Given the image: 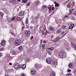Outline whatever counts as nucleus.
<instances>
[{"mask_svg": "<svg viewBox=\"0 0 76 76\" xmlns=\"http://www.w3.org/2000/svg\"><path fill=\"white\" fill-rule=\"evenodd\" d=\"M15 69L19 70V69H20L21 68V66H20V65L18 64H15Z\"/></svg>", "mask_w": 76, "mask_h": 76, "instance_id": "obj_3", "label": "nucleus"}, {"mask_svg": "<svg viewBox=\"0 0 76 76\" xmlns=\"http://www.w3.org/2000/svg\"><path fill=\"white\" fill-rule=\"evenodd\" d=\"M18 49H19V50H22V49H23V48H22V46H21L20 47L18 48Z\"/></svg>", "mask_w": 76, "mask_h": 76, "instance_id": "obj_19", "label": "nucleus"}, {"mask_svg": "<svg viewBox=\"0 0 76 76\" xmlns=\"http://www.w3.org/2000/svg\"><path fill=\"white\" fill-rule=\"evenodd\" d=\"M74 27H75V24H72L69 26V28L70 29H72L73 28H74Z\"/></svg>", "mask_w": 76, "mask_h": 76, "instance_id": "obj_10", "label": "nucleus"}, {"mask_svg": "<svg viewBox=\"0 0 76 76\" xmlns=\"http://www.w3.org/2000/svg\"><path fill=\"white\" fill-rule=\"evenodd\" d=\"M61 29L59 28L58 29V30L56 31L57 33L58 34H60L61 32Z\"/></svg>", "mask_w": 76, "mask_h": 76, "instance_id": "obj_12", "label": "nucleus"}, {"mask_svg": "<svg viewBox=\"0 0 76 76\" xmlns=\"http://www.w3.org/2000/svg\"><path fill=\"white\" fill-rule=\"evenodd\" d=\"M54 7H53L52 8V10H54Z\"/></svg>", "mask_w": 76, "mask_h": 76, "instance_id": "obj_51", "label": "nucleus"}, {"mask_svg": "<svg viewBox=\"0 0 76 76\" xmlns=\"http://www.w3.org/2000/svg\"><path fill=\"white\" fill-rule=\"evenodd\" d=\"M30 3H28L27 4V6H29V5H30Z\"/></svg>", "mask_w": 76, "mask_h": 76, "instance_id": "obj_46", "label": "nucleus"}, {"mask_svg": "<svg viewBox=\"0 0 76 76\" xmlns=\"http://www.w3.org/2000/svg\"><path fill=\"white\" fill-rule=\"evenodd\" d=\"M11 34L12 36H15V34H14V33H11Z\"/></svg>", "mask_w": 76, "mask_h": 76, "instance_id": "obj_30", "label": "nucleus"}, {"mask_svg": "<svg viewBox=\"0 0 76 76\" xmlns=\"http://www.w3.org/2000/svg\"><path fill=\"white\" fill-rule=\"evenodd\" d=\"M68 66L69 68H73V64L72 63L69 64L68 65Z\"/></svg>", "mask_w": 76, "mask_h": 76, "instance_id": "obj_9", "label": "nucleus"}, {"mask_svg": "<svg viewBox=\"0 0 76 76\" xmlns=\"http://www.w3.org/2000/svg\"><path fill=\"white\" fill-rule=\"evenodd\" d=\"M53 64H54V66L55 67H56V66H57L58 64H57V60H56V61H54L53 62Z\"/></svg>", "mask_w": 76, "mask_h": 76, "instance_id": "obj_11", "label": "nucleus"}, {"mask_svg": "<svg viewBox=\"0 0 76 76\" xmlns=\"http://www.w3.org/2000/svg\"><path fill=\"white\" fill-rule=\"evenodd\" d=\"M43 43H47V42H46V41H44L43 42Z\"/></svg>", "mask_w": 76, "mask_h": 76, "instance_id": "obj_53", "label": "nucleus"}, {"mask_svg": "<svg viewBox=\"0 0 76 76\" xmlns=\"http://www.w3.org/2000/svg\"><path fill=\"white\" fill-rule=\"evenodd\" d=\"M59 39H60V37H57L55 40H52V41L53 42H57V41L59 40Z\"/></svg>", "mask_w": 76, "mask_h": 76, "instance_id": "obj_7", "label": "nucleus"}, {"mask_svg": "<svg viewBox=\"0 0 76 76\" xmlns=\"http://www.w3.org/2000/svg\"><path fill=\"white\" fill-rule=\"evenodd\" d=\"M3 55V53H0V56H2Z\"/></svg>", "mask_w": 76, "mask_h": 76, "instance_id": "obj_34", "label": "nucleus"}, {"mask_svg": "<svg viewBox=\"0 0 76 76\" xmlns=\"http://www.w3.org/2000/svg\"><path fill=\"white\" fill-rule=\"evenodd\" d=\"M42 28V27H40V28H39V29L40 30H41V29Z\"/></svg>", "mask_w": 76, "mask_h": 76, "instance_id": "obj_58", "label": "nucleus"}, {"mask_svg": "<svg viewBox=\"0 0 76 76\" xmlns=\"http://www.w3.org/2000/svg\"><path fill=\"white\" fill-rule=\"evenodd\" d=\"M50 48V51H53L54 50V48L53 47Z\"/></svg>", "mask_w": 76, "mask_h": 76, "instance_id": "obj_26", "label": "nucleus"}, {"mask_svg": "<svg viewBox=\"0 0 76 76\" xmlns=\"http://www.w3.org/2000/svg\"><path fill=\"white\" fill-rule=\"evenodd\" d=\"M68 72H71V70H70V69H68Z\"/></svg>", "mask_w": 76, "mask_h": 76, "instance_id": "obj_42", "label": "nucleus"}, {"mask_svg": "<svg viewBox=\"0 0 76 76\" xmlns=\"http://www.w3.org/2000/svg\"><path fill=\"white\" fill-rule=\"evenodd\" d=\"M74 10H75V9H72V12H73V11H74Z\"/></svg>", "mask_w": 76, "mask_h": 76, "instance_id": "obj_56", "label": "nucleus"}, {"mask_svg": "<svg viewBox=\"0 0 76 76\" xmlns=\"http://www.w3.org/2000/svg\"><path fill=\"white\" fill-rule=\"evenodd\" d=\"M39 4V1H37L36 2V6H37Z\"/></svg>", "mask_w": 76, "mask_h": 76, "instance_id": "obj_18", "label": "nucleus"}, {"mask_svg": "<svg viewBox=\"0 0 76 76\" xmlns=\"http://www.w3.org/2000/svg\"><path fill=\"white\" fill-rule=\"evenodd\" d=\"M1 45L4 46V45H6V41H5V40H2L1 43Z\"/></svg>", "mask_w": 76, "mask_h": 76, "instance_id": "obj_8", "label": "nucleus"}, {"mask_svg": "<svg viewBox=\"0 0 76 76\" xmlns=\"http://www.w3.org/2000/svg\"><path fill=\"white\" fill-rule=\"evenodd\" d=\"M15 17L12 18L11 19V20H15Z\"/></svg>", "mask_w": 76, "mask_h": 76, "instance_id": "obj_45", "label": "nucleus"}, {"mask_svg": "<svg viewBox=\"0 0 76 76\" xmlns=\"http://www.w3.org/2000/svg\"><path fill=\"white\" fill-rule=\"evenodd\" d=\"M69 4H70V3H69L68 4V5L67 6V7H68V8H69V7H70V5Z\"/></svg>", "mask_w": 76, "mask_h": 76, "instance_id": "obj_27", "label": "nucleus"}, {"mask_svg": "<svg viewBox=\"0 0 76 76\" xmlns=\"http://www.w3.org/2000/svg\"><path fill=\"white\" fill-rule=\"evenodd\" d=\"M33 38H34V36H32L31 37V38H30L31 40H32V39H33Z\"/></svg>", "mask_w": 76, "mask_h": 76, "instance_id": "obj_37", "label": "nucleus"}, {"mask_svg": "<svg viewBox=\"0 0 76 76\" xmlns=\"http://www.w3.org/2000/svg\"><path fill=\"white\" fill-rule=\"evenodd\" d=\"M45 45L43 44L42 45V47L43 49H44L45 47Z\"/></svg>", "mask_w": 76, "mask_h": 76, "instance_id": "obj_22", "label": "nucleus"}, {"mask_svg": "<svg viewBox=\"0 0 76 76\" xmlns=\"http://www.w3.org/2000/svg\"><path fill=\"white\" fill-rule=\"evenodd\" d=\"M21 68L22 69H25L26 68V65L25 64H23L21 66Z\"/></svg>", "mask_w": 76, "mask_h": 76, "instance_id": "obj_14", "label": "nucleus"}, {"mask_svg": "<svg viewBox=\"0 0 76 76\" xmlns=\"http://www.w3.org/2000/svg\"><path fill=\"white\" fill-rule=\"evenodd\" d=\"M51 60L50 58H47L46 59V62L48 64H51Z\"/></svg>", "mask_w": 76, "mask_h": 76, "instance_id": "obj_5", "label": "nucleus"}, {"mask_svg": "<svg viewBox=\"0 0 76 76\" xmlns=\"http://www.w3.org/2000/svg\"><path fill=\"white\" fill-rule=\"evenodd\" d=\"M36 73V71L34 69H33L31 71V74L32 76L35 75Z\"/></svg>", "mask_w": 76, "mask_h": 76, "instance_id": "obj_6", "label": "nucleus"}, {"mask_svg": "<svg viewBox=\"0 0 76 76\" xmlns=\"http://www.w3.org/2000/svg\"><path fill=\"white\" fill-rule=\"evenodd\" d=\"M21 44V40L20 39H17L15 42V45L16 46L19 45Z\"/></svg>", "mask_w": 76, "mask_h": 76, "instance_id": "obj_2", "label": "nucleus"}, {"mask_svg": "<svg viewBox=\"0 0 76 76\" xmlns=\"http://www.w3.org/2000/svg\"><path fill=\"white\" fill-rule=\"evenodd\" d=\"M0 15L1 16H2V18H3V13L2 12H0Z\"/></svg>", "mask_w": 76, "mask_h": 76, "instance_id": "obj_28", "label": "nucleus"}, {"mask_svg": "<svg viewBox=\"0 0 76 76\" xmlns=\"http://www.w3.org/2000/svg\"><path fill=\"white\" fill-rule=\"evenodd\" d=\"M25 35L26 37H29L30 35V32L28 31H25Z\"/></svg>", "mask_w": 76, "mask_h": 76, "instance_id": "obj_4", "label": "nucleus"}, {"mask_svg": "<svg viewBox=\"0 0 76 76\" xmlns=\"http://www.w3.org/2000/svg\"><path fill=\"white\" fill-rule=\"evenodd\" d=\"M27 1H28V0H22V1L24 3H26Z\"/></svg>", "mask_w": 76, "mask_h": 76, "instance_id": "obj_20", "label": "nucleus"}, {"mask_svg": "<svg viewBox=\"0 0 76 76\" xmlns=\"http://www.w3.org/2000/svg\"><path fill=\"white\" fill-rule=\"evenodd\" d=\"M66 28V26H63L62 27V28L63 29H65Z\"/></svg>", "mask_w": 76, "mask_h": 76, "instance_id": "obj_21", "label": "nucleus"}, {"mask_svg": "<svg viewBox=\"0 0 76 76\" xmlns=\"http://www.w3.org/2000/svg\"><path fill=\"white\" fill-rule=\"evenodd\" d=\"M61 35H63V34H64V32H63L61 33Z\"/></svg>", "mask_w": 76, "mask_h": 76, "instance_id": "obj_55", "label": "nucleus"}, {"mask_svg": "<svg viewBox=\"0 0 76 76\" xmlns=\"http://www.w3.org/2000/svg\"><path fill=\"white\" fill-rule=\"evenodd\" d=\"M3 48H0V51H3Z\"/></svg>", "mask_w": 76, "mask_h": 76, "instance_id": "obj_47", "label": "nucleus"}, {"mask_svg": "<svg viewBox=\"0 0 76 76\" xmlns=\"http://www.w3.org/2000/svg\"><path fill=\"white\" fill-rule=\"evenodd\" d=\"M26 24L28 23V18H27L26 20Z\"/></svg>", "mask_w": 76, "mask_h": 76, "instance_id": "obj_24", "label": "nucleus"}, {"mask_svg": "<svg viewBox=\"0 0 76 76\" xmlns=\"http://www.w3.org/2000/svg\"><path fill=\"white\" fill-rule=\"evenodd\" d=\"M66 34H67V33H66L64 35L63 37H62L61 38H63V37H64V36H65V35H66Z\"/></svg>", "mask_w": 76, "mask_h": 76, "instance_id": "obj_48", "label": "nucleus"}, {"mask_svg": "<svg viewBox=\"0 0 76 76\" xmlns=\"http://www.w3.org/2000/svg\"><path fill=\"white\" fill-rule=\"evenodd\" d=\"M55 6H56V7H59V6H60V5L58 4H55Z\"/></svg>", "mask_w": 76, "mask_h": 76, "instance_id": "obj_25", "label": "nucleus"}, {"mask_svg": "<svg viewBox=\"0 0 76 76\" xmlns=\"http://www.w3.org/2000/svg\"><path fill=\"white\" fill-rule=\"evenodd\" d=\"M14 1H15L14 0L12 1H11L10 3H14Z\"/></svg>", "mask_w": 76, "mask_h": 76, "instance_id": "obj_40", "label": "nucleus"}, {"mask_svg": "<svg viewBox=\"0 0 76 76\" xmlns=\"http://www.w3.org/2000/svg\"><path fill=\"white\" fill-rule=\"evenodd\" d=\"M20 16H23V14L21 15H20Z\"/></svg>", "mask_w": 76, "mask_h": 76, "instance_id": "obj_61", "label": "nucleus"}, {"mask_svg": "<svg viewBox=\"0 0 76 76\" xmlns=\"http://www.w3.org/2000/svg\"><path fill=\"white\" fill-rule=\"evenodd\" d=\"M50 76H56L55 73L54 72H52L51 73Z\"/></svg>", "mask_w": 76, "mask_h": 76, "instance_id": "obj_16", "label": "nucleus"}, {"mask_svg": "<svg viewBox=\"0 0 76 76\" xmlns=\"http://www.w3.org/2000/svg\"><path fill=\"white\" fill-rule=\"evenodd\" d=\"M42 7H43V8H45L46 7V6L45 5H44L42 6Z\"/></svg>", "mask_w": 76, "mask_h": 76, "instance_id": "obj_39", "label": "nucleus"}, {"mask_svg": "<svg viewBox=\"0 0 76 76\" xmlns=\"http://www.w3.org/2000/svg\"><path fill=\"white\" fill-rule=\"evenodd\" d=\"M72 19H75V17H73Z\"/></svg>", "mask_w": 76, "mask_h": 76, "instance_id": "obj_63", "label": "nucleus"}, {"mask_svg": "<svg viewBox=\"0 0 76 76\" xmlns=\"http://www.w3.org/2000/svg\"><path fill=\"white\" fill-rule=\"evenodd\" d=\"M18 1H20V0H17Z\"/></svg>", "mask_w": 76, "mask_h": 76, "instance_id": "obj_62", "label": "nucleus"}, {"mask_svg": "<svg viewBox=\"0 0 76 76\" xmlns=\"http://www.w3.org/2000/svg\"><path fill=\"white\" fill-rule=\"evenodd\" d=\"M46 33L47 34H48V31H47Z\"/></svg>", "mask_w": 76, "mask_h": 76, "instance_id": "obj_60", "label": "nucleus"}, {"mask_svg": "<svg viewBox=\"0 0 76 76\" xmlns=\"http://www.w3.org/2000/svg\"><path fill=\"white\" fill-rule=\"evenodd\" d=\"M11 54L12 55H15L16 54V52L14 50H12L10 52Z\"/></svg>", "mask_w": 76, "mask_h": 76, "instance_id": "obj_13", "label": "nucleus"}, {"mask_svg": "<svg viewBox=\"0 0 76 76\" xmlns=\"http://www.w3.org/2000/svg\"><path fill=\"white\" fill-rule=\"evenodd\" d=\"M74 48L75 50H76V45L74 46Z\"/></svg>", "mask_w": 76, "mask_h": 76, "instance_id": "obj_44", "label": "nucleus"}, {"mask_svg": "<svg viewBox=\"0 0 76 76\" xmlns=\"http://www.w3.org/2000/svg\"><path fill=\"white\" fill-rule=\"evenodd\" d=\"M50 31H54V28L51 26L50 27Z\"/></svg>", "mask_w": 76, "mask_h": 76, "instance_id": "obj_17", "label": "nucleus"}, {"mask_svg": "<svg viewBox=\"0 0 76 76\" xmlns=\"http://www.w3.org/2000/svg\"><path fill=\"white\" fill-rule=\"evenodd\" d=\"M67 15H66V17H67Z\"/></svg>", "mask_w": 76, "mask_h": 76, "instance_id": "obj_64", "label": "nucleus"}, {"mask_svg": "<svg viewBox=\"0 0 76 76\" xmlns=\"http://www.w3.org/2000/svg\"><path fill=\"white\" fill-rule=\"evenodd\" d=\"M35 19H38V17H35Z\"/></svg>", "mask_w": 76, "mask_h": 76, "instance_id": "obj_50", "label": "nucleus"}, {"mask_svg": "<svg viewBox=\"0 0 76 76\" xmlns=\"http://www.w3.org/2000/svg\"><path fill=\"white\" fill-rule=\"evenodd\" d=\"M42 35H44L45 33L44 31H42Z\"/></svg>", "mask_w": 76, "mask_h": 76, "instance_id": "obj_31", "label": "nucleus"}, {"mask_svg": "<svg viewBox=\"0 0 76 76\" xmlns=\"http://www.w3.org/2000/svg\"><path fill=\"white\" fill-rule=\"evenodd\" d=\"M48 52V54L49 55H50V56H51V52Z\"/></svg>", "mask_w": 76, "mask_h": 76, "instance_id": "obj_32", "label": "nucleus"}, {"mask_svg": "<svg viewBox=\"0 0 76 76\" xmlns=\"http://www.w3.org/2000/svg\"><path fill=\"white\" fill-rule=\"evenodd\" d=\"M9 65H10V66H11V65H12V64L11 63H9Z\"/></svg>", "mask_w": 76, "mask_h": 76, "instance_id": "obj_49", "label": "nucleus"}, {"mask_svg": "<svg viewBox=\"0 0 76 76\" xmlns=\"http://www.w3.org/2000/svg\"><path fill=\"white\" fill-rule=\"evenodd\" d=\"M26 61H29V59L28 58H26Z\"/></svg>", "mask_w": 76, "mask_h": 76, "instance_id": "obj_38", "label": "nucleus"}, {"mask_svg": "<svg viewBox=\"0 0 76 76\" xmlns=\"http://www.w3.org/2000/svg\"><path fill=\"white\" fill-rule=\"evenodd\" d=\"M60 57H62V58H65L66 57V53L65 52H61L60 53Z\"/></svg>", "mask_w": 76, "mask_h": 76, "instance_id": "obj_1", "label": "nucleus"}, {"mask_svg": "<svg viewBox=\"0 0 76 76\" xmlns=\"http://www.w3.org/2000/svg\"><path fill=\"white\" fill-rule=\"evenodd\" d=\"M12 72V71L10 69H8L7 71H6L7 73H10Z\"/></svg>", "mask_w": 76, "mask_h": 76, "instance_id": "obj_15", "label": "nucleus"}, {"mask_svg": "<svg viewBox=\"0 0 76 76\" xmlns=\"http://www.w3.org/2000/svg\"><path fill=\"white\" fill-rule=\"evenodd\" d=\"M69 2L68 1H66L65 2V3L67 4V3H68Z\"/></svg>", "mask_w": 76, "mask_h": 76, "instance_id": "obj_59", "label": "nucleus"}, {"mask_svg": "<svg viewBox=\"0 0 76 76\" xmlns=\"http://www.w3.org/2000/svg\"><path fill=\"white\" fill-rule=\"evenodd\" d=\"M43 31H42V30H39V32L40 34H41V32L42 33V32Z\"/></svg>", "mask_w": 76, "mask_h": 76, "instance_id": "obj_43", "label": "nucleus"}, {"mask_svg": "<svg viewBox=\"0 0 76 76\" xmlns=\"http://www.w3.org/2000/svg\"><path fill=\"white\" fill-rule=\"evenodd\" d=\"M66 49H69V46H66Z\"/></svg>", "mask_w": 76, "mask_h": 76, "instance_id": "obj_35", "label": "nucleus"}, {"mask_svg": "<svg viewBox=\"0 0 76 76\" xmlns=\"http://www.w3.org/2000/svg\"><path fill=\"white\" fill-rule=\"evenodd\" d=\"M50 48H47L46 49V51L48 52H50Z\"/></svg>", "mask_w": 76, "mask_h": 76, "instance_id": "obj_23", "label": "nucleus"}, {"mask_svg": "<svg viewBox=\"0 0 76 76\" xmlns=\"http://www.w3.org/2000/svg\"><path fill=\"white\" fill-rule=\"evenodd\" d=\"M20 76H25V74H22Z\"/></svg>", "mask_w": 76, "mask_h": 76, "instance_id": "obj_41", "label": "nucleus"}, {"mask_svg": "<svg viewBox=\"0 0 76 76\" xmlns=\"http://www.w3.org/2000/svg\"><path fill=\"white\" fill-rule=\"evenodd\" d=\"M47 32H45V33H44V35H47Z\"/></svg>", "mask_w": 76, "mask_h": 76, "instance_id": "obj_57", "label": "nucleus"}, {"mask_svg": "<svg viewBox=\"0 0 76 76\" xmlns=\"http://www.w3.org/2000/svg\"><path fill=\"white\" fill-rule=\"evenodd\" d=\"M72 13V11H71V10H69V14H70V15H71Z\"/></svg>", "mask_w": 76, "mask_h": 76, "instance_id": "obj_33", "label": "nucleus"}, {"mask_svg": "<svg viewBox=\"0 0 76 76\" xmlns=\"http://www.w3.org/2000/svg\"><path fill=\"white\" fill-rule=\"evenodd\" d=\"M69 76H72V74L71 73L69 74Z\"/></svg>", "mask_w": 76, "mask_h": 76, "instance_id": "obj_52", "label": "nucleus"}, {"mask_svg": "<svg viewBox=\"0 0 76 76\" xmlns=\"http://www.w3.org/2000/svg\"><path fill=\"white\" fill-rule=\"evenodd\" d=\"M49 11H50L51 10V7H49Z\"/></svg>", "mask_w": 76, "mask_h": 76, "instance_id": "obj_36", "label": "nucleus"}, {"mask_svg": "<svg viewBox=\"0 0 76 76\" xmlns=\"http://www.w3.org/2000/svg\"><path fill=\"white\" fill-rule=\"evenodd\" d=\"M66 76H69V74H67L66 75Z\"/></svg>", "mask_w": 76, "mask_h": 76, "instance_id": "obj_54", "label": "nucleus"}, {"mask_svg": "<svg viewBox=\"0 0 76 76\" xmlns=\"http://www.w3.org/2000/svg\"><path fill=\"white\" fill-rule=\"evenodd\" d=\"M38 65L36 64L35 65V67L37 68L38 67Z\"/></svg>", "mask_w": 76, "mask_h": 76, "instance_id": "obj_29", "label": "nucleus"}]
</instances>
